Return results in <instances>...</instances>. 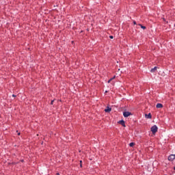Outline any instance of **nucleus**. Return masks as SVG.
Wrapping results in <instances>:
<instances>
[{
  "mask_svg": "<svg viewBox=\"0 0 175 175\" xmlns=\"http://www.w3.org/2000/svg\"><path fill=\"white\" fill-rule=\"evenodd\" d=\"M105 113H110L111 111V108L107 107L105 109Z\"/></svg>",
  "mask_w": 175,
  "mask_h": 175,
  "instance_id": "obj_5",
  "label": "nucleus"
},
{
  "mask_svg": "<svg viewBox=\"0 0 175 175\" xmlns=\"http://www.w3.org/2000/svg\"><path fill=\"white\" fill-rule=\"evenodd\" d=\"M174 170H175V167H174Z\"/></svg>",
  "mask_w": 175,
  "mask_h": 175,
  "instance_id": "obj_20",
  "label": "nucleus"
},
{
  "mask_svg": "<svg viewBox=\"0 0 175 175\" xmlns=\"http://www.w3.org/2000/svg\"><path fill=\"white\" fill-rule=\"evenodd\" d=\"M119 124H120L121 125H122V126H125V122L124 120H120L119 121Z\"/></svg>",
  "mask_w": 175,
  "mask_h": 175,
  "instance_id": "obj_7",
  "label": "nucleus"
},
{
  "mask_svg": "<svg viewBox=\"0 0 175 175\" xmlns=\"http://www.w3.org/2000/svg\"><path fill=\"white\" fill-rule=\"evenodd\" d=\"M157 67L155 66L154 68H152V69L150 70V72H151L152 73H155V72H157Z\"/></svg>",
  "mask_w": 175,
  "mask_h": 175,
  "instance_id": "obj_6",
  "label": "nucleus"
},
{
  "mask_svg": "<svg viewBox=\"0 0 175 175\" xmlns=\"http://www.w3.org/2000/svg\"><path fill=\"white\" fill-rule=\"evenodd\" d=\"M129 146H130V147H133V146H135V143L131 142L129 144Z\"/></svg>",
  "mask_w": 175,
  "mask_h": 175,
  "instance_id": "obj_9",
  "label": "nucleus"
},
{
  "mask_svg": "<svg viewBox=\"0 0 175 175\" xmlns=\"http://www.w3.org/2000/svg\"><path fill=\"white\" fill-rule=\"evenodd\" d=\"M175 159V154H170L168 157V161H174Z\"/></svg>",
  "mask_w": 175,
  "mask_h": 175,
  "instance_id": "obj_3",
  "label": "nucleus"
},
{
  "mask_svg": "<svg viewBox=\"0 0 175 175\" xmlns=\"http://www.w3.org/2000/svg\"><path fill=\"white\" fill-rule=\"evenodd\" d=\"M109 38H110V39H113V36H110Z\"/></svg>",
  "mask_w": 175,
  "mask_h": 175,
  "instance_id": "obj_13",
  "label": "nucleus"
},
{
  "mask_svg": "<svg viewBox=\"0 0 175 175\" xmlns=\"http://www.w3.org/2000/svg\"><path fill=\"white\" fill-rule=\"evenodd\" d=\"M123 116L125 118L129 117V116H132V113H131L129 111H124V112H123Z\"/></svg>",
  "mask_w": 175,
  "mask_h": 175,
  "instance_id": "obj_2",
  "label": "nucleus"
},
{
  "mask_svg": "<svg viewBox=\"0 0 175 175\" xmlns=\"http://www.w3.org/2000/svg\"><path fill=\"white\" fill-rule=\"evenodd\" d=\"M145 117H146V118H148V119H151V118H152L150 113H148V115L146 114V115H145Z\"/></svg>",
  "mask_w": 175,
  "mask_h": 175,
  "instance_id": "obj_8",
  "label": "nucleus"
},
{
  "mask_svg": "<svg viewBox=\"0 0 175 175\" xmlns=\"http://www.w3.org/2000/svg\"><path fill=\"white\" fill-rule=\"evenodd\" d=\"M150 131L153 134L157 133V132H158V126H157V125H154L151 127Z\"/></svg>",
  "mask_w": 175,
  "mask_h": 175,
  "instance_id": "obj_1",
  "label": "nucleus"
},
{
  "mask_svg": "<svg viewBox=\"0 0 175 175\" xmlns=\"http://www.w3.org/2000/svg\"><path fill=\"white\" fill-rule=\"evenodd\" d=\"M12 96L15 97V96H16V95L13 94V95H12Z\"/></svg>",
  "mask_w": 175,
  "mask_h": 175,
  "instance_id": "obj_16",
  "label": "nucleus"
},
{
  "mask_svg": "<svg viewBox=\"0 0 175 175\" xmlns=\"http://www.w3.org/2000/svg\"><path fill=\"white\" fill-rule=\"evenodd\" d=\"M80 166H81V167H82L83 165L81 164Z\"/></svg>",
  "mask_w": 175,
  "mask_h": 175,
  "instance_id": "obj_17",
  "label": "nucleus"
},
{
  "mask_svg": "<svg viewBox=\"0 0 175 175\" xmlns=\"http://www.w3.org/2000/svg\"><path fill=\"white\" fill-rule=\"evenodd\" d=\"M81 162H82V161H80V163H81Z\"/></svg>",
  "mask_w": 175,
  "mask_h": 175,
  "instance_id": "obj_19",
  "label": "nucleus"
},
{
  "mask_svg": "<svg viewBox=\"0 0 175 175\" xmlns=\"http://www.w3.org/2000/svg\"><path fill=\"white\" fill-rule=\"evenodd\" d=\"M133 24H134L135 25H136V21H134V22H133Z\"/></svg>",
  "mask_w": 175,
  "mask_h": 175,
  "instance_id": "obj_15",
  "label": "nucleus"
},
{
  "mask_svg": "<svg viewBox=\"0 0 175 175\" xmlns=\"http://www.w3.org/2000/svg\"><path fill=\"white\" fill-rule=\"evenodd\" d=\"M112 79V80H114V79H116V76H114L113 78H111Z\"/></svg>",
  "mask_w": 175,
  "mask_h": 175,
  "instance_id": "obj_14",
  "label": "nucleus"
},
{
  "mask_svg": "<svg viewBox=\"0 0 175 175\" xmlns=\"http://www.w3.org/2000/svg\"><path fill=\"white\" fill-rule=\"evenodd\" d=\"M111 80H113V79H110L109 81H108V83H110V81H111Z\"/></svg>",
  "mask_w": 175,
  "mask_h": 175,
  "instance_id": "obj_11",
  "label": "nucleus"
},
{
  "mask_svg": "<svg viewBox=\"0 0 175 175\" xmlns=\"http://www.w3.org/2000/svg\"><path fill=\"white\" fill-rule=\"evenodd\" d=\"M53 103H54V100L51 101V105H53Z\"/></svg>",
  "mask_w": 175,
  "mask_h": 175,
  "instance_id": "obj_12",
  "label": "nucleus"
},
{
  "mask_svg": "<svg viewBox=\"0 0 175 175\" xmlns=\"http://www.w3.org/2000/svg\"><path fill=\"white\" fill-rule=\"evenodd\" d=\"M156 107L157 109H162V107H163V105H162V104H161V103H157L156 105Z\"/></svg>",
  "mask_w": 175,
  "mask_h": 175,
  "instance_id": "obj_4",
  "label": "nucleus"
},
{
  "mask_svg": "<svg viewBox=\"0 0 175 175\" xmlns=\"http://www.w3.org/2000/svg\"><path fill=\"white\" fill-rule=\"evenodd\" d=\"M57 175H59V173H57Z\"/></svg>",
  "mask_w": 175,
  "mask_h": 175,
  "instance_id": "obj_18",
  "label": "nucleus"
},
{
  "mask_svg": "<svg viewBox=\"0 0 175 175\" xmlns=\"http://www.w3.org/2000/svg\"><path fill=\"white\" fill-rule=\"evenodd\" d=\"M139 25V27H141V28L142 29H146V27L145 26H143V25Z\"/></svg>",
  "mask_w": 175,
  "mask_h": 175,
  "instance_id": "obj_10",
  "label": "nucleus"
}]
</instances>
